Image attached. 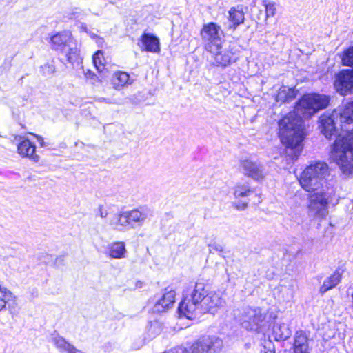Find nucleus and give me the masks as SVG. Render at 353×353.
Listing matches in <instances>:
<instances>
[{"instance_id": "obj_1", "label": "nucleus", "mask_w": 353, "mask_h": 353, "mask_svg": "<svg viewBox=\"0 0 353 353\" xmlns=\"http://www.w3.org/2000/svg\"><path fill=\"white\" fill-rule=\"evenodd\" d=\"M329 175L326 163L318 161L310 164V216L320 220L327 216L334 196L332 191L324 187Z\"/></svg>"}, {"instance_id": "obj_2", "label": "nucleus", "mask_w": 353, "mask_h": 353, "mask_svg": "<svg viewBox=\"0 0 353 353\" xmlns=\"http://www.w3.org/2000/svg\"><path fill=\"white\" fill-rule=\"evenodd\" d=\"M309 116V95L304 94L294 108V112L284 117L279 122L281 141L287 148L299 150L304 139L302 117Z\"/></svg>"}, {"instance_id": "obj_3", "label": "nucleus", "mask_w": 353, "mask_h": 353, "mask_svg": "<svg viewBox=\"0 0 353 353\" xmlns=\"http://www.w3.org/2000/svg\"><path fill=\"white\" fill-rule=\"evenodd\" d=\"M330 158L345 174H353V130L339 134L332 146Z\"/></svg>"}, {"instance_id": "obj_4", "label": "nucleus", "mask_w": 353, "mask_h": 353, "mask_svg": "<svg viewBox=\"0 0 353 353\" xmlns=\"http://www.w3.org/2000/svg\"><path fill=\"white\" fill-rule=\"evenodd\" d=\"M208 293V285L205 283L196 282L190 295L187 294L180 303L179 306V313L187 319H194L201 307L202 303Z\"/></svg>"}, {"instance_id": "obj_5", "label": "nucleus", "mask_w": 353, "mask_h": 353, "mask_svg": "<svg viewBox=\"0 0 353 353\" xmlns=\"http://www.w3.org/2000/svg\"><path fill=\"white\" fill-rule=\"evenodd\" d=\"M222 34L220 26L216 23L210 22L204 24L201 30L200 35L205 49L210 52L219 50L223 41L221 38Z\"/></svg>"}, {"instance_id": "obj_6", "label": "nucleus", "mask_w": 353, "mask_h": 353, "mask_svg": "<svg viewBox=\"0 0 353 353\" xmlns=\"http://www.w3.org/2000/svg\"><path fill=\"white\" fill-rule=\"evenodd\" d=\"M265 315L259 307L246 306L239 310L237 320L247 330H258Z\"/></svg>"}, {"instance_id": "obj_7", "label": "nucleus", "mask_w": 353, "mask_h": 353, "mask_svg": "<svg viewBox=\"0 0 353 353\" xmlns=\"http://www.w3.org/2000/svg\"><path fill=\"white\" fill-rule=\"evenodd\" d=\"M223 341L216 336H203L188 346L189 353H219L223 347Z\"/></svg>"}, {"instance_id": "obj_8", "label": "nucleus", "mask_w": 353, "mask_h": 353, "mask_svg": "<svg viewBox=\"0 0 353 353\" xmlns=\"http://www.w3.org/2000/svg\"><path fill=\"white\" fill-rule=\"evenodd\" d=\"M13 142H17V153L23 158H29L34 162L39 161V156L35 154L36 146L28 139L21 135H14Z\"/></svg>"}, {"instance_id": "obj_9", "label": "nucleus", "mask_w": 353, "mask_h": 353, "mask_svg": "<svg viewBox=\"0 0 353 353\" xmlns=\"http://www.w3.org/2000/svg\"><path fill=\"white\" fill-rule=\"evenodd\" d=\"M334 86L341 95L353 92V70H345L339 72L336 77Z\"/></svg>"}, {"instance_id": "obj_10", "label": "nucleus", "mask_w": 353, "mask_h": 353, "mask_svg": "<svg viewBox=\"0 0 353 353\" xmlns=\"http://www.w3.org/2000/svg\"><path fill=\"white\" fill-rule=\"evenodd\" d=\"M239 166L244 175L254 180H261L265 176L263 165L257 161L248 159L241 160Z\"/></svg>"}, {"instance_id": "obj_11", "label": "nucleus", "mask_w": 353, "mask_h": 353, "mask_svg": "<svg viewBox=\"0 0 353 353\" xmlns=\"http://www.w3.org/2000/svg\"><path fill=\"white\" fill-rule=\"evenodd\" d=\"M149 210L145 207L134 208L131 210L124 211V219L128 226L134 227V224L141 225L149 215Z\"/></svg>"}, {"instance_id": "obj_12", "label": "nucleus", "mask_w": 353, "mask_h": 353, "mask_svg": "<svg viewBox=\"0 0 353 353\" xmlns=\"http://www.w3.org/2000/svg\"><path fill=\"white\" fill-rule=\"evenodd\" d=\"M175 296L174 290L165 288L162 297L154 304L152 308L153 312L161 313L170 309L175 302Z\"/></svg>"}, {"instance_id": "obj_13", "label": "nucleus", "mask_w": 353, "mask_h": 353, "mask_svg": "<svg viewBox=\"0 0 353 353\" xmlns=\"http://www.w3.org/2000/svg\"><path fill=\"white\" fill-rule=\"evenodd\" d=\"M223 299L219 295L214 292L208 293L205 299L202 303V306L198 313H214L216 309L220 307L223 304Z\"/></svg>"}, {"instance_id": "obj_14", "label": "nucleus", "mask_w": 353, "mask_h": 353, "mask_svg": "<svg viewBox=\"0 0 353 353\" xmlns=\"http://www.w3.org/2000/svg\"><path fill=\"white\" fill-rule=\"evenodd\" d=\"M50 40L52 49L61 53L72 43V34L68 31L59 32L51 37Z\"/></svg>"}, {"instance_id": "obj_15", "label": "nucleus", "mask_w": 353, "mask_h": 353, "mask_svg": "<svg viewBox=\"0 0 353 353\" xmlns=\"http://www.w3.org/2000/svg\"><path fill=\"white\" fill-rule=\"evenodd\" d=\"M319 128L327 139H331L336 132L333 114H323L319 119Z\"/></svg>"}, {"instance_id": "obj_16", "label": "nucleus", "mask_w": 353, "mask_h": 353, "mask_svg": "<svg viewBox=\"0 0 353 353\" xmlns=\"http://www.w3.org/2000/svg\"><path fill=\"white\" fill-rule=\"evenodd\" d=\"M285 353H291L285 351ZM294 353H309V339L307 334L299 330L296 332L294 341Z\"/></svg>"}, {"instance_id": "obj_17", "label": "nucleus", "mask_w": 353, "mask_h": 353, "mask_svg": "<svg viewBox=\"0 0 353 353\" xmlns=\"http://www.w3.org/2000/svg\"><path fill=\"white\" fill-rule=\"evenodd\" d=\"M141 48L142 50L151 52H159L160 51L159 40L155 36L145 33L141 36Z\"/></svg>"}, {"instance_id": "obj_18", "label": "nucleus", "mask_w": 353, "mask_h": 353, "mask_svg": "<svg viewBox=\"0 0 353 353\" xmlns=\"http://www.w3.org/2000/svg\"><path fill=\"white\" fill-rule=\"evenodd\" d=\"M127 250L125 245L122 241H117L110 243L107 248L105 254L112 259H121L125 257Z\"/></svg>"}, {"instance_id": "obj_19", "label": "nucleus", "mask_w": 353, "mask_h": 353, "mask_svg": "<svg viewBox=\"0 0 353 353\" xmlns=\"http://www.w3.org/2000/svg\"><path fill=\"white\" fill-rule=\"evenodd\" d=\"M212 64L216 66H227L231 62L232 53L226 50H222V46L219 50H214L213 52Z\"/></svg>"}, {"instance_id": "obj_20", "label": "nucleus", "mask_w": 353, "mask_h": 353, "mask_svg": "<svg viewBox=\"0 0 353 353\" xmlns=\"http://www.w3.org/2000/svg\"><path fill=\"white\" fill-rule=\"evenodd\" d=\"M111 81L113 88L119 90L128 85H131L133 79H130L127 72L117 71L113 74Z\"/></svg>"}, {"instance_id": "obj_21", "label": "nucleus", "mask_w": 353, "mask_h": 353, "mask_svg": "<svg viewBox=\"0 0 353 353\" xmlns=\"http://www.w3.org/2000/svg\"><path fill=\"white\" fill-rule=\"evenodd\" d=\"M330 99L324 94H310V110L313 112L325 108L329 104Z\"/></svg>"}, {"instance_id": "obj_22", "label": "nucleus", "mask_w": 353, "mask_h": 353, "mask_svg": "<svg viewBox=\"0 0 353 353\" xmlns=\"http://www.w3.org/2000/svg\"><path fill=\"white\" fill-rule=\"evenodd\" d=\"M342 272L341 269H337L330 276L327 277L321 287L320 292L323 294L336 286L341 279Z\"/></svg>"}, {"instance_id": "obj_23", "label": "nucleus", "mask_w": 353, "mask_h": 353, "mask_svg": "<svg viewBox=\"0 0 353 353\" xmlns=\"http://www.w3.org/2000/svg\"><path fill=\"white\" fill-rule=\"evenodd\" d=\"M229 21L232 23L230 28L236 29L237 26L243 23L245 19L244 13L239 8H232L229 11Z\"/></svg>"}, {"instance_id": "obj_24", "label": "nucleus", "mask_w": 353, "mask_h": 353, "mask_svg": "<svg viewBox=\"0 0 353 353\" xmlns=\"http://www.w3.org/2000/svg\"><path fill=\"white\" fill-rule=\"evenodd\" d=\"M125 222L124 212H119L110 219L109 224L113 229L118 231H123L128 228V223Z\"/></svg>"}, {"instance_id": "obj_25", "label": "nucleus", "mask_w": 353, "mask_h": 353, "mask_svg": "<svg viewBox=\"0 0 353 353\" xmlns=\"http://www.w3.org/2000/svg\"><path fill=\"white\" fill-rule=\"evenodd\" d=\"M273 333L277 341L285 340L291 335V331L285 323H276L274 325Z\"/></svg>"}, {"instance_id": "obj_26", "label": "nucleus", "mask_w": 353, "mask_h": 353, "mask_svg": "<svg viewBox=\"0 0 353 353\" xmlns=\"http://www.w3.org/2000/svg\"><path fill=\"white\" fill-rule=\"evenodd\" d=\"M61 53L65 54L67 61L72 64L79 63L81 61L79 50L73 43Z\"/></svg>"}, {"instance_id": "obj_27", "label": "nucleus", "mask_w": 353, "mask_h": 353, "mask_svg": "<svg viewBox=\"0 0 353 353\" xmlns=\"http://www.w3.org/2000/svg\"><path fill=\"white\" fill-rule=\"evenodd\" d=\"M53 343L61 352L74 353L77 348L67 342L64 338L61 336H56L53 338Z\"/></svg>"}, {"instance_id": "obj_28", "label": "nucleus", "mask_w": 353, "mask_h": 353, "mask_svg": "<svg viewBox=\"0 0 353 353\" xmlns=\"http://www.w3.org/2000/svg\"><path fill=\"white\" fill-rule=\"evenodd\" d=\"M341 123H350L353 122V101L347 103L340 114Z\"/></svg>"}, {"instance_id": "obj_29", "label": "nucleus", "mask_w": 353, "mask_h": 353, "mask_svg": "<svg viewBox=\"0 0 353 353\" xmlns=\"http://www.w3.org/2000/svg\"><path fill=\"white\" fill-rule=\"evenodd\" d=\"M252 192L248 184L238 183L234 187V196L236 199H240L249 196Z\"/></svg>"}, {"instance_id": "obj_30", "label": "nucleus", "mask_w": 353, "mask_h": 353, "mask_svg": "<svg viewBox=\"0 0 353 353\" xmlns=\"http://www.w3.org/2000/svg\"><path fill=\"white\" fill-rule=\"evenodd\" d=\"M93 63L96 67L97 70L99 72H102L105 69V65L103 64V54L101 50H98L92 57Z\"/></svg>"}, {"instance_id": "obj_31", "label": "nucleus", "mask_w": 353, "mask_h": 353, "mask_svg": "<svg viewBox=\"0 0 353 353\" xmlns=\"http://www.w3.org/2000/svg\"><path fill=\"white\" fill-rule=\"evenodd\" d=\"M309 167H307L300 175L299 181L301 187L306 191H309Z\"/></svg>"}, {"instance_id": "obj_32", "label": "nucleus", "mask_w": 353, "mask_h": 353, "mask_svg": "<svg viewBox=\"0 0 353 353\" xmlns=\"http://www.w3.org/2000/svg\"><path fill=\"white\" fill-rule=\"evenodd\" d=\"M342 61L345 65L353 66V47L344 52Z\"/></svg>"}, {"instance_id": "obj_33", "label": "nucleus", "mask_w": 353, "mask_h": 353, "mask_svg": "<svg viewBox=\"0 0 353 353\" xmlns=\"http://www.w3.org/2000/svg\"><path fill=\"white\" fill-rule=\"evenodd\" d=\"M161 330V325L157 321L151 323L148 327V332L150 333L152 337H154L156 335L159 334Z\"/></svg>"}, {"instance_id": "obj_34", "label": "nucleus", "mask_w": 353, "mask_h": 353, "mask_svg": "<svg viewBox=\"0 0 353 353\" xmlns=\"http://www.w3.org/2000/svg\"><path fill=\"white\" fill-rule=\"evenodd\" d=\"M276 12V6L274 3L265 4V12L267 17H273Z\"/></svg>"}, {"instance_id": "obj_35", "label": "nucleus", "mask_w": 353, "mask_h": 353, "mask_svg": "<svg viewBox=\"0 0 353 353\" xmlns=\"http://www.w3.org/2000/svg\"><path fill=\"white\" fill-rule=\"evenodd\" d=\"M232 205L236 209L239 210H243L248 208V203L241 201L233 203Z\"/></svg>"}, {"instance_id": "obj_36", "label": "nucleus", "mask_w": 353, "mask_h": 353, "mask_svg": "<svg viewBox=\"0 0 353 353\" xmlns=\"http://www.w3.org/2000/svg\"><path fill=\"white\" fill-rule=\"evenodd\" d=\"M97 214L101 218H106L108 216V212L104 209L103 205H100L98 208Z\"/></svg>"}, {"instance_id": "obj_37", "label": "nucleus", "mask_w": 353, "mask_h": 353, "mask_svg": "<svg viewBox=\"0 0 353 353\" xmlns=\"http://www.w3.org/2000/svg\"><path fill=\"white\" fill-rule=\"evenodd\" d=\"M30 134L33 135L37 139V140L39 142L40 145L41 147H43L45 145V143L43 141V137L41 136H40L39 134H34V133H30Z\"/></svg>"}, {"instance_id": "obj_38", "label": "nucleus", "mask_w": 353, "mask_h": 353, "mask_svg": "<svg viewBox=\"0 0 353 353\" xmlns=\"http://www.w3.org/2000/svg\"><path fill=\"white\" fill-rule=\"evenodd\" d=\"M212 249L217 251V252H223V247L220 245V244H218V243H214V244H212L210 245Z\"/></svg>"}, {"instance_id": "obj_39", "label": "nucleus", "mask_w": 353, "mask_h": 353, "mask_svg": "<svg viewBox=\"0 0 353 353\" xmlns=\"http://www.w3.org/2000/svg\"><path fill=\"white\" fill-rule=\"evenodd\" d=\"M6 296V294H0V311L6 305V301H5Z\"/></svg>"}, {"instance_id": "obj_40", "label": "nucleus", "mask_w": 353, "mask_h": 353, "mask_svg": "<svg viewBox=\"0 0 353 353\" xmlns=\"http://www.w3.org/2000/svg\"><path fill=\"white\" fill-rule=\"evenodd\" d=\"M43 68H48L50 70L51 72H54V68L49 65H46Z\"/></svg>"}, {"instance_id": "obj_41", "label": "nucleus", "mask_w": 353, "mask_h": 353, "mask_svg": "<svg viewBox=\"0 0 353 353\" xmlns=\"http://www.w3.org/2000/svg\"><path fill=\"white\" fill-rule=\"evenodd\" d=\"M143 286V283L141 282V281H137V283H136V287L137 288H142Z\"/></svg>"}, {"instance_id": "obj_42", "label": "nucleus", "mask_w": 353, "mask_h": 353, "mask_svg": "<svg viewBox=\"0 0 353 353\" xmlns=\"http://www.w3.org/2000/svg\"><path fill=\"white\" fill-rule=\"evenodd\" d=\"M63 261V258L62 257L57 258L56 263H57L58 261Z\"/></svg>"}]
</instances>
